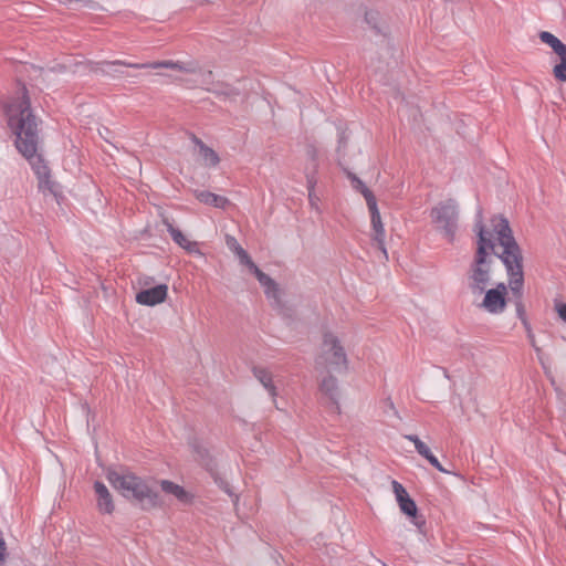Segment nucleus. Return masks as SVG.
I'll use <instances>...</instances> for the list:
<instances>
[{
	"instance_id": "4468645a",
	"label": "nucleus",
	"mask_w": 566,
	"mask_h": 566,
	"mask_svg": "<svg viewBox=\"0 0 566 566\" xmlns=\"http://www.w3.org/2000/svg\"><path fill=\"white\" fill-rule=\"evenodd\" d=\"M403 438L412 442L417 452L423 457L433 468L442 473H450V471L442 467L438 458L431 452L430 448L423 441H421L418 436L405 434Z\"/></svg>"
},
{
	"instance_id": "dca6fc26",
	"label": "nucleus",
	"mask_w": 566,
	"mask_h": 566,
	"mask_svg": "<svg viewBox=\"0 0 566 566\" xmlns=\"http://www.w3.org/2000/svg\"><path fill=\"white\" fill-rule=\"evenodd\" d=\"M321 391L328 398L335 412H339V406H338L339 392H338L337 379L332 375L324 377L321 382Z\"/></svg>"
},
{
	"instance_id": "6e6552de",
	"label": "nucleus",
	"mask_w": 566,
	"mask_h": 566,
	"mask_svg": "<svg viewBox=\"0 0 566 566\" xmlns=\"http://www.w3.org/2000/svg\"><path fill=\"white\" fill-rule=\"evenodd\" d=\"M306 156L308 164L305 167L306 185L308 190L310 205L314 209H318V197L315 195V186L317 184V170H318V153L314 146H308L306 149Z\"/></svg>"
},
{
	"instance_id": "c756f323",
	"label": "nucleus",
	"mask_w": 566,
	"mask_h": 566,
	"mask_svg": "<svg viewBox=\"0 0 566 566\" xmlns=\"http://www.w3.org/2000/svg\"><path fill=\"white\" fill-rule=\"evenodd\" d=\"M526 327H527V337L530 339V343L534 347V349L538 353L539 348L535 344V337H534L533 333L531 332L530 326H526Z\"/></svg>"
},
{
	"instance_id": "0eeeda50",
	"label": "nucleus",
	"mask_w": 566,
	"mask_h": 566,
	"mask_svg": "<svg viewBox=\"0 0 566 566\" xmlns=\"http://www.w3.org/2000/svg\"><path fill=\"white\" fill-rule=\"evenodd\" d=\"M317 364H325L335 370H346L348 367L347 355L340 339L332 332H325L323 335L322 352Z\"/></svg>"
},
{
	"instance_id": "c85d7f7f",
	"label": "nucleus",
	"mask_w": 566,
	"mask_h": 566,
	"mask_svg": "<svg viewBox=\"0 0 566 566\" xmlns=\"http://www.w3.org/2000/svg\"><path fill=\"white\" fill-rule=\"evenodd\" d=\"M556 310L559 317L566 323V304H558Z\"/></svg>"
},
{
	"instance_id": "7ed1b4c3",
	"label": "nucleus",
	"mask_w": 566,
	"mask_h": 566,
	"mask_svg": "<svg viewBox=\"0 0 566 566\" xmlns=\"http://www.w3.org/2000/svg\"><path fill=\"white\" fill-rule=\"evenodd\" d=\"M103 66L102 72L105 74H109V71L105 67L112 66H126L132 69H174L186 73H191L196 75L195 84L208 92L216 94L217 96H232L238 95V92L230 85L214 82L213 81V72L211 70H202L197 67L192 63H182L179 61H157V62H148V63H130L120 60L112 61V62H102Z\"/></svg>"
},
{
	"instance_id": "9b49d317",
	"label": "nucleus",
	"mask_w": 566,
	"mask_h": 566,
	"mask_svg": "<svg viewBox=\"0 0 566 566\" xmlns=\"http://www.w3.org/2000/svg\"><path fill=\"white\" fill-rule=\"evenodd\" d=\"M367 207L370 212L371 227L374 230L373 240L376 242L377 248L381 251V253L384 254V258L387 260L388 254H387V250L385 247L386 233H385L384 224L381 222L380 212L377 207V201L373 202L371 205H368Z\"/></svg>"
},
{
	"instance_id": "4be33fe9",
	"label": "nucleus",
	"mask_w": 566,
	"mask_h": 566,
	"mask_svg": "<svg viewBox=\"0 0 566 566\" xmlns=\"http://www.w3.org/2000/svg\"><path fill=\"white\" fill-rule=\"evenodd\" d=\"M539 39L543 43L547 44L558 56L566 54V44H564L553 33L548 31H542L539 33Z\"/></svg>"
},
{
	"instance_id": "39448f33",
	"label": "nucleus",
	"mask_w": 566,
	"mask_h": 566,
	"mask_svg": "<svg viewBox=\"0 0 566 566\" xmlns=\"http://www.w3.org/2000/svg\"><path fill=\"white\" fill-rule=\"evenodd\" d=\"M107 480L125 499L137 502L143 510H151L159 505V495L146 480L130 471H107Z\"/></svg>"
},
{
	"instance_id": "ddd939ff",
	"label": "nucleus",
	"mask_w": 566,
	"mask_h": 566,
	"mask_svg": "<svg viewBox=\"0 0 566 566\" xmlns=\"http://www.w3.org/2000/svg\"><path fill=\"white\" fill-rule=\"evenodd\" d=\"M249 270L255 275L259 283L263 286L264 293L269 300H272L274 304H279V287L274 280L268 274L262 272L255 263H251Z\"/></svg>"
},
{
	"instance_id": "f03ea898",
	"label": "nucleus",
	"mask_w": 566,
	"mask_h": 566,
	"mask_svg": "<svg viewBox=\"0 0 566 566\" xmlns=\"http://www.w3.org/2000/svg\"><path fill=\"white\" fill-rule=\"evenodd\" d=\"M491 222L493 232L496 234L497 242L503 249L501 254H499V259L505 265L509 275V286L512 293L517 297L515 303L517 316L524 322L526 326H528L524 317L525 311L521 301L524 285V274L522 266L523 255L521 248L513 237L512 229L506 218L502 216L494 217L492 218Z\"/></svg>"
},
{
	"instance_id": "423d86ee",
	"label": "nucleus",
	"mask_w": 566,
	"mask_h": 566,
	"mask_svg": "<svg viewBox=\"0 0 566 566\" xmlns=\"http://www.w3.org/2000/svg\"><path fill=\"white\" fill-rule=\"evenodd\" d=\"M430 218L436 230L449 242H453L459 229V203L454 199L440 201L431 209Z\"/></svg>"
},
{
	"instance_id": "a211bd4d",
	"label": "nucleus",
	"mask_w": 566,
	"mask_h": 566,
	"mask_svg": "<svg viewBox=\"0 0 566 566\" xmlns=\"http://www.w3.org/2000/svg\"><path fill=\"white\" fill-rule=\"evenodd\" d=\"M164 224L167 227V231L171 235L172 240L182 249L190 253H199L198 243L188 240L182 232L175 228L168 220H164Z\"/></svg>"
},
{
	"instance_id": "aec40b11",
	"label": "nucleus",
	"mask_w": 566,
	"mask_h": 566,
	"mask_svg": "<svg viewBox=\"0 0 566 566\" xmlns=\"http://www.w3.org/2000/svg\"><path fill=\"white\" fill-rule=\"evenodd\" d=\"M196 198L205 205L220 209H226L228 206H230V200L228 198L206 190L198 191L196 193Z\"/></svg>"
},
{
	"instance_id": "7c9ffc66",
	"label": "nucleus",
	"mask_w": 566,
	"mask_h": 566,
	"mask_svg": "<svg viewBox=\"0 0 566 566\" xmlns=\"http://www.w3.org/2000/svg\"><path fill=\"white\" fill-rule=\"evenodd\" d=\"M343 144H345V137H344V135H342V136L339 137V147H338V149L342 147V145H343Z\"/></svg>"
},
{
	"instance_id": "1a4fd4ad",
	"label": "nucleus",
	"mask_w": 566,
	"mask_h": 566,
	"mask_svg": "<svg viewBox=\"0 0 566 566\" xmlns=\"http://www.w3.org/2000/svg\"><path fill=\"white\" fill-rule=\"evenodd\" d=\"M391 485L401 512L407 516L413 517V524L418 528H421L426 521L422 516L417 515L418 509L416 502L409 496L408 492L401 483L394 480Z\"/></svg>"
},
{
	"instance_id": "f8f14e48",
	"label": "nucleus",
	"mask_w": 566,
	"mask_h": 566,
	"mask_svg": "<svg viewBox=\"0 0 566 566\" xmlns=\"http://www.w3.org/2000/svg\"><path fill=\"white\" fill-rule=\"evenodd\" d=\"M168 286L159 284L157 286L143 290L136 294V302L142 305L155 306L163 303L167 297Z\"/></svg>"
},
{
	"instance_id": "f257e3e1",
	"label": "nucleus",
	"mask_w": 566,
	"mask_h": 566,
	"mask_svg": "<svg viewBox=\"0 0 566 566\" xmlns=\"http://www.w3.org/2000/svg\"><path fill=\"white\" fill-rule=\"evenodd\" d=\"M21 92L22 96L7 106L8 124L15 134L19 153L29 160L39 180L48 181L50 169L38 154V123L31 112L27 88L23 86Z\"/></svg>"
},
{
	"instance_id": "cd10ccee",
	"label": "nucleus",
	"mask_w": 566,
	"mask_h": 566,
	"mask_svg": "<svg viewBox=\"0 0 566 566\" xmlns=\"http://www.w3.org/2000/svg\"><path fill=\"white\" fill-rule=\"evenodd\" d=\"M385 407H384V412L385 413H388L389 411L392 412V415L397 418H399V415H398V411L392 402V400L390 398H387L385 401Z\"/></svg>"
},
{
	"instance_id": "9d476101",
	"label": "nucleus",
	"mask_w": 566,
	"mask_h": 566,
	"mask_svg": "<svg viewBox=\"0 0 566 566\" xmlns=\"http://www.w3.org/2000/svg\"><path fill=\"white\" fill-rule=\"evenodd\" d=\"M483 293H485V295L481 307L490 314H501L504 312L507 293V287L504 283H499L494 289L485 290Z\"/></svg>"
},
{
	"instance_id": "f3484780",
	"label": "nucleus",
	"mask_w": 566,
	"mask_h": 566,
	"mask_svg": "<svg viewBox=\"0 0 566 566\" xmlns=\"http://www.w3.org/2000/svg\"><path fill=\"white\" fill-rule=\"evenodd\" d=\"M192 143L199 148V156L207 167H216L220 163L219 155L209 146H207L200 138L196 135L191 137Z\"/></svg>"
},
{
	"instance_id": "b1692460",
	"label": "nucleus",
	"mask_w": 566,
	"mask_h": 566,
	"mask_svg": "<svg viewBox=\"0 0 566 566\" xmlns=\"http://www.w3.org/2000/svg\"><path fill=\"white\" fill-rule=\"evenodd\" d=\"M347 177L350 179L353 188L364 196L367 206L371 205L373 202H376L374 193L356 175H354L353 172H347Z\"/></svg>"
},
{
	"instance_id": "412c9836",
	"label": "nucleus",
	"mask_w": 566,
	"mask_h": 566,
	"mask_svg": "<svg viewBox=\"0 0 566 566\" xmlns=\"http://www.w3.org/2000/svg\"><path fill=\"white\" fill-rule=\"evenodd\" d=\"M160 488L165 493L174 495L181 503H189L191 501V496L181 485L169 480H161Z\"/></svg>"
},
{
	"instance_id": "bb28decb",
	"label": "nucleus",
	"mask_w": 566,
	"mask_h": 566,
	"mask_svg": "<svg viewBox=\"0 0 566 566\" xmlns=\"http://www.w3.org/2000/svg\"><path fill=\"white\" fill-rule=\"evenodd\" d=\"M7 558V545L3 539L2 531L0 530V566L4 563Z\"/></svg>"
},
{
	"instance_id": "6ab92c4d",
	"label": "nucleus",
	"mask_w": 566,
	"mask_h": 566,
	"mask_svg": "<svg viewBox=\"0 0 566 566\" xmlns=\"http://www.w3.org/2000/svg\"><path fill=\"white\" fill-rule=\"evenodd\" d=\"M253 376L262 384V386L268 390L269 395L272 397L273 402L276 401L277 390L273 382L272 374L263 368V367H253L252 369Z\"/></svg>"
},
{
	"instance_id": "2eb2a0df",
	"label": "nucleus",
	"mask_w": 566,
	"mask_h": 566,
	"mask_svg": "<svg viewBox=\"0 0 566 566\" xmlns=\"http://www.w3.org/2000/svg\"><path fill=\"white\" fill-rule=\"evenodd\" d=\"M94 491L97 497V509L101 513L112 514L115 510L112 494L103 482L94 483Z\"/></svg>"
},
{
	"instance_id": "5701e85b",
	"label": "nucleus",
	"mask_w": 566,
	"mask_h": 566,
	"mask_svg": "<svg viewBox=\"0 0 566 566\" xmlns=\"http://www.w3.org/2000/svg\"><path fill=\"white\" fill-rule=\"evenodd\" d=\"M226 243L227 247L235 253L238 259L240 260V263L244 264L245 266H250L251 263H254L248 252L239 244L237 239L232 235L226 237Z\"/></svg>"
},
{
	"instance_id": "20e7f679",
	"label": "nucleus",
	"mask_w": 566,
	"mask_h": 566,
	"mask_svg": "<svg viewBox=\"0 0 566 566\" xmlns=\"http://www.w3.org/2000/svg\"><path fill=\"white\" fill-rule=\"evenodd\" d=\"M475 230L478 232V249L469 271V287L473 294H482L491 281V258L489 252H495V243L492 233L486 231L482 220V210L479 209L475 217Z\"/></svg>"
},
{
	"instance_id": "a878e982",
	"label": "nucleus",
	"mask_w": 566,
	"mask_h": 566,
	"mask_svg": "<svg viewBox=\"0 0 566 566\" xmlns=\"http://www.w3.org/2000/svg\"><path fill=\"white\" fill-rule=\"evenodd\" d=\"M379 19V13L377 11H367L365 14V20L368 24H370L374 29L377 30V32H380V29H378L377 22Z\"/></svg>"
},
{
	"instance_id": "393cba45",
	"label": "nucleus",
	"mask_w": 566,
	"mask_h": 566,
	"mask_svg": "<svg viewBox=\"0 0 566 566\" xmlns=\"http://www.w3.org/2000/svg\"><path fill=\"white\" fill-rule=\"evenodd\" d=\"M558 57L560 59V62L554 66L553 74L556 80L566 82V54Z\"/></svg>"
}]
</instances>
